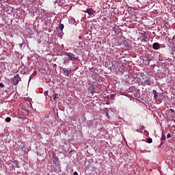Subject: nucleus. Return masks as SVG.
Returning a JSON list of instances; mask_svg holds the SVG:
<instances>
[{
  "label": "nucleus",
  "instance_id": "obj_1",
  "mask_svg": "<svg viewBox=\"0 0 175 175\" xmlns=\"http://www.w3.org/2000/svg\"><path fill=\"white\" fill-rule=\"evenodd\" d=\"M66 55H67V57H68V59L70 61H75V59H76L77 61H79V57H76V55H75L72 53L66 52Z\"/></svg>",
  "mask_w": 175,
  "mask_h": 175
},
{
  "label": "nucleus",
  "instance_id": "obj_2",
  "mask_svg": "<svg viewBox=\"0 0 175 175\" xmlns=\"http://www.w3.org/2000/svg\"><path fill=\"white\" fill-rule=\"evenodd\" d=\"M142 80L141 81V83H143L144 84H146V85H151V82L150 81V79H148V77L146 75H144L142 77Z\"/></svg>",
  "mask_w": 175,
  "mask_h": 175
},
{
  "label": "nucleus",
  "instance_id": "obj_3",
  "mask_svg": "<svg viewBox=\"0 0 175 175\" xmlns=\"http://www.w3.org/2000/svg\"><path fill=\"white\" fill-rule=\"evenodd\" d=\"M143 61H146V62H151V61H152V56L151 54L148 53L145 55V57H144Z\"/></svg>",
  "mask_w": 175,
  "mask_h": 175
},
{
  "label": "nucleus",
  "instance_id": "obj_4",
  "mask_svg": "<svg viewBox=\"0 0 175 175\" xmlns=\"http://www.w3.org/2000/svg\"><path fill=\"white\" fill-rule=\"evenodd\" d=\"M85 13H88L89 16H94L96 13V11L94 10L92 8H88L85 11H84Z\"/></svg>",
  "mask_w": 175,
  "mask_h": 175
},
{
  "label": "nucleus",
  "instance_id": "obj_5",
  "mask_svg": "<svg viewBox=\"0 0 175 175\" xmlns=\"http://www.w3.org/2000/svg\"><path fill=\"white\" fill-rule=\"evenodd\" d=\"M18 74L15 75L12 79V83L14 85H17L18 84V78H19Z\"/></svg>",
  "mask_w": 175,
  "mask_h": 175
},
{
  "label": "nucleus",
  "instance_id": "obj_6",
  "mask_svg": "<svg viewBox=\"0 0 175 175\" xmlns=\"http://www.w3.org/2000/svg\"><path fill=\"white\" fill-rule=\"evenodd\" d=\"M152 49L153 50H159V49H161V44H159V42L153 43Z\"/></svg>",
  "mask_w": 175,
  "mask_h": 175
},
{
  "label": "nucleus",
  "instance_id": "obj_7",
  "mask_svg": "<svg viewBox=\"0 0 175 175\" xmlns=\"http://www.w3.org/2000/svg\"><path fill=\"white\" fill-rule=\"evenodd\" d=\"M62 72H63V75H64V76H69V70L67 68H63Z\"/></svg>",
  "mask_w": 175,
  "mask_h": 175
},
{
  "label": "nucleus",
  "instance_id": "obj_8",
  "mask_svg": "<svg viewBox=\"0 0 175 175\" xmlns=\"http://www.w3.org/2000/svg\"><path fill=\"white\" fill-rule=\"evenodd\" d=\"M152 94L154 95V99H158V98L159 97V96L158 95V92H157V90H152Z\"/></svg>",
  "mask_w": 175,
  "mask_h": 175
},
{
  "label": "nucleus",
  "instance_id": "obj_9",
  "mask_svg": "<svg viewBox=\"0 0 175 175\" xmlns=\"http://www.w3.org/2000/svg\"><path fill=\"white\" fill-rule=\"evenodd\" d=\"M53 100L55 101L57 100V99H58V98L59 97V95H58V94H54L53 95Z\"/></svg>",
  "mask_w": 175,
  "mask_h": 175
},
{
  "label": "nucleus",
  "instance_id": "obj_10",
  "mask_svg": "<svg viewBox=\"0 0 175 175\" xmlns=\"http://www.w3.org/2000/svg\"><path fill=\"white\" fill-rule=\"evenodd\" d=\"M64 24L59 23V29L60 31H62V30L64 29Z\"/></svg>",
  "mask_w": 175,
  "mask_h": 175
},
{
  "label": "nucleus",
  "instance_id": "obj_11",
  "mask_svg": "<svg viewBox=\"0 0 175 175\" xmlns=\"http://www.w3.org/2000/svg\"><path fill=\"white\" fill-rule=\"evenodd\" d=\"M58 161V157L55 155V153L53 154V162H57Z\"/></svg>",
  "mask_w": 175,
  "mask_h": 175
},
{
  "label": "nucleus",
  "instance_id": "obj_12",
  "mask_svg": "<svg viewBox=\"0 0 175 175\" xmlns=\"http://www.w3.org/2000/svg\"><path fill=\"white\" fill-rule=\"evenodd\" d=\"M10 121H12V118H10V117H7L5 118V122H10Z\"/></svg>",
  "mask_w": 175,
  "mask_h": 175
},
{
  "label": "nucleus",
  "instance_id": "obj_13",
  "mask_svg": "<svg viewBox=\"0 0 175 175\" xmlns=\"http://www.w3.org/2000/svg\"><path fill=\"white\" fill-rule=\"evenodd\" d=\"M147 143H148L149 144H151V143H152V139L148 138V139H147Z\"/></svg>",
  "mask_w": 175,
  "mask_h": 175
},
{
  "label": "nucleus",
  "instance_id": "obj_14",
  "mask_svg": "<svg viewBox=\"0 0 175 175\" xmlns=\"http://www.w3.org/2000/svg\"><path fill=\"white\" fill-rule=\"evenodd\" d=\"M166 139V136L162 135V137H161V142L163 141V140H165Z\"/></svg>",
  "mask_w": 175,
  "mask_h": 175
},
{
  "label": "nucleus",
  "instance_id": "obj_15",
  "mask_svg": "<svg viewBox=\"0 0 175 175\" xmlns=\"http://www.w3.org/2000/svg\"><path fill=\"white\" fill-rule=\"evenodd\" d=\"M3 87H5V85H3L2 83H0V88H3Z\"/></svg>",
  "mask_w": 175,
  "mask_h": 175
},
{
  "label": "nucleus",
  "instance_id": "obj_16",
  "mask_svg": "<svg viewBox=\"0 0 175 175\" xmlns=\"http://www.w3.org/2000/svg\"><path fill=\"white\" fill-rule=\"evenodd\" d=\"M44 95H45V96H47V95H49V91H46L44 93Z\"/></svg>",
  "mask_w": 175,
  "mask_h": 175
},
{
  "label": "nucleus",
  "instance_id": "obj_17",
  "mask_svg": "<svg viewBox=\"0 0 175 175\" xmlns=\"http://www.w3.org/2000/svg\"><path fill=\"white\" fill-rule=\"evenodd\" d=\"M95 88L93 87V90H90V92H91V94H94V90Z\"/></svg>",
  "mask_w": 175,
  "mask_h": 175
},
{
  "label": "nucleus",
  "instance_id": "obj_18",
  "mask_svg": "<svg viewBox=\"0 0 175 175\" xmlns=\"http://www.w3.org/2000/svg\"><path fill=\"white\" fill-rule=\"evenodd\" d=\"M167 137H168V138L171 137L170 133H168V134L167 135Z\"/></svg>",
  "mask_w": 175,
  "mask_h": 175
},
{
  "label": "nucleus",
  "instance_id": "obj_19",
  "mask_svg": "<svg viewBox=\"0 0 175 175\" xmlns=\"http://www.w3.org/2000/svg\"><path fill=\"white\" fill-rule=\"evenodd\" d=\"M74 175H79V174H77V172H75Z\"/></svg>",
  "mask_w": 175,
  "mask_h": 175
},
{
  "label": "nucleus",
  "instance_id": "obj_20",
  "mask_svg": "<svg viewBox=\"0 0 175 175\" xmlns=\"http://www.w3.org/2000/svg\"><path fill=\"white\" fill-rule=\"evenodd\" d=\"M106 116H107V118H109V113L106 112Z\"/></svg>",
  "mask_w": 175,
  "mask_h": 175
},
{
  "label": "nucleus",
  "instance_id": "obj_21",
  "mask_svg": "<svg viewBox=\"0 0 175 175\" xmlns=\"http://www.w3.org/2000/svg\"><path fill=\"white\" fill-rule=\"evenodd\" d=\"M171 111H172V113H174V109H171Z\"/></svg>",
  "mask_w": 175,
  "mask_h": 175
},
{
  "label": "nucleus",
  "instance_id": "obj_22",
  "mask_svg": "<svg viewBox=\"0 0 175 175\" xmlns=\"http://www.w3.org/2000/svg\"><path fill=\"white\" fill-rule=\"evenodd\" d=\"M114 29H116V27H114Z\"/></svg>",
  "mask_w": 175,
  "mask_h": 175
}]
</instances>
